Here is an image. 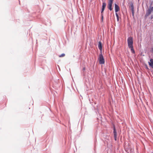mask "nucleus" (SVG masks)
Instances as JSON below:
<instances>
[{
    "instance_id": "obj_14",
    "label": "nucleus",
    "mask_w": 153,
    "mask_h": 153,
    "mask_svg": "<svg viewBox=\"0 0 153 153\" xmlns=\"http://www.w3.org/2000/svg\"><path fill=\"white\" fill-rule=\"evenodd\" d=\"M102 18H103V16H102Z\"/></svg>"
},
{
    "instance_id": "obj_4",
    "label": "nucleus",
    "mask_w": 153,
    "mask_h": 153,
    "mask_svg": "<svg viewBox=\"0 0 153 153\" xmlns=\"http://www.w3.org/2000/svg\"><path fill=\"white\" fill-rule=\"evenodd\" d=\"M114 8L115 9V12L117 13L120 10V7L119 6L116 4H114Z\"/></svg>"
},
{
    "instance_id": "obj_12",
    "label": "nucleus",
    "mask_w": 153,
    "mask_h": 153,
    "mask_svg": "<svg viewBox=\"0 0 153 153\" xmlns=\"http://www.w3.org/2000/svg\"><path fill=\"white\" fill-rule=\"evenodd\" d=\"M131 7H132V13H133V4L131 5Z\"/></svg>"
},
{
    "instance_id": "obj_11",
    "label": "nucleus",
    "mask_w": 153,
    "mask_h": 153,
    "mask_svg": "<svg viewBox=\"0 0 153 153\" xmlns=\"http://www.w3.org/2000/svg\"><path fill=\"white\" fill-rule=\"evenodd\" d=\"M65 56V54L64 53H62V54H61V55H60V56H59V57H64V56Z\"/></svg>"
},
{
    "instance_id": "obj_6",
    "label": "nucleus",
    "mask_w": 153,
    "mask_h": 153,
    "mask_svg": "<svg viewBox=\"0 0 153 153\" xmlns=\"http://www.w3.org/2000/svg\"><path fill=\"white\" fill-rule=\"evenodd\" d=\"M114 139L115 140H117V132L116 131L115 128H114Z\"/></svg>"
},
{
    "instance_id": "obj_13",
    "label": "nucleus",
    "mask_w": 153,
    "mask_h": 153,
    "mask_svg": "<svg viewBox=\"0 0 153 153\" xmlns=\"http://www.w3.org/2000/svg\"><path fill=\"white\" fill-rule=\"evenodd\" d=\"M151 9L152 10V11H153V7H152Z\"/></svg>"
},
{
    "instance_id": "obj_10",
    "label": "nucleus",
    "mask_w": 153,
    "mask_h": 153,
    "mask_svg": "<svg viewBox=\"0 0 153 153\" xmlns=\"http://www.w3.org/2000/svg\"><path fill=\"white\" fill-rule=\"evenodd\" d=\"M116 15L117 17V21H119V16L117 13H116Z\"/></svg>"
},
{
    "instance_id": "obj_8",
    "label": "nucleus",
    "mask_w": 153,
    "mask_h": 153,
    "mask_svg": "<svg viewBox=\"0 0 153 153\" xmlns=\"http://www.w3.org/2000/svg\"><path fill=\"white\" fill-rule=\"evenodd\" d=\"M149 65L151 66H153V59H151L150 60V62H149Z\"/></svg>"
},
{
    "instance_id": "obj_2",
    "label": "nucleus",
    "mask_w": 153,
    "mask_h": 153,
    "mask_svg": "<svg viewBox=\"0 0 153 153\" xmlns=\"http://www.w3.org/2000/svg\"><path fill=\"white\" fill-rule=\"evenodd\" d=\"M98 59L100 64H104V59L102 53L100 54Z\"/></svg>"
},
{
    "instance_id": "obj_1",
    "label": "nucleus",
    "mask_w": 153,
    "mask_h": 153,
    "mask_svg": "<svg viewBox=\"0 0 153 153\" xmlns=\"http://www.w3.org/2000/svg\"><path fill=\"white\" fill-rule=\"evenodd\" d=\"M128 47L131 49V52L133 53H134L135 51L134 50L133 46V39L132 37H130L127 39Z\"/></svg>"
},
{
    "instance_id": "obj_3",
    "label": "nucleus",
    "mask_w": 153,
    "mask_h": 153,
    "mask_svg": "<svg viewBox=\"0 0 153 153\" xmlns=\"http://www.w3.org/2000/svg\"><path fill=\"white\" fill-rule=\"evenodd\" d=\"M114 0H108V8L110 10H112V4Z\"/></svg>"
},
{
    "instance_id": "obj_9",
    "label": "nucleus",
    "mask_w": 153,
    "mask_h": 153,
    "mask_svg": "<svg viewBox=\"0 0 153 153\" xmlns=\"http://www.w3.org/2000/svg\"><path fill=\"white\" fill-rule=\"evenodd\" d=\"M152 11V10L151 8L149 9V10H148V14H150L151 13Z\"/></svg>"
},
{
    "instance_id": "obj_7",
    "label": "nucleus",
    "mask_w": 153,
    "mask_h": 153,
    "mask_svg": "<svg viewBox=\"0 0 153 153\" xmlns=\"http://www.w3.org/2000/svg\"><path fill=\"white\" fill-rule=\"evenodd\" d=\"M98 48L100 50H102V43L101 42H98Z\"/></svg>"
},
{
    "instance_id": "obj_15",
    "label": "nucleus",
    "mask_w": 153,
    "mask_h": 153,
    "mask_svg": "<svg viewBox=\"0 0 153 153\" xmlns=\"http://www.w3.org/2000/svg\"><path fill=\"white\" fill-rule=\"evenodd\" d=\"M138 1H139V0H138Z\"/></svg>"
},
{
    "instance_id": "obj_5",
    "label": "nucleus",
    "mask_w": 153,
    "mask_h": 153,
    "mask_svg": "<svg viewBox=\"0 0 153 153\" xmlns=\"http://www.w3.org/2000/svg\"><path fill=\"white\" fill-rule=\"evenodd\" d=\"M106 6V4L105 2H103L102 5V8L101 12V13L102 14L103 13L105 7Z\"/></svg>"
}]
</instances>
